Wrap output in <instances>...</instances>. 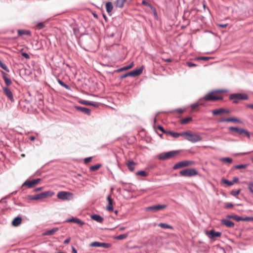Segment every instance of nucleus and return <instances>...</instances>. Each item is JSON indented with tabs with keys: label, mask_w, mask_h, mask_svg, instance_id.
Here are the masks:
<instances>
[{
	"label": "nucleus",
	"mask_w": 253,
	"mask_h": 253,
	"mask_svg": "<svg viewBox=\"0 0 253 253\" xmlns=\"http://www.w3.org/2000/svg\"><path fill=\"white\" fill-rule=\"evenodd\" d=\"M229 99L230 100H233V103L237 104L239 103V100H248L249 96L248 94L243 93H232L229 95Z\"/></svg>",
	"instance_id": "nucleus-1"
},
{
	"label": "nucleus",
	"mask_w": 253,
	"mask_h": 253,
	"mask_svg": "<svg viewBox=\"0 0 253 253\" xmlns=\"http://www.w3.org/2000/svg\"><path fill=\"white\" fill-rule=\"evenodd\" d=\"M225 92L226 90L223 89H218L211 91L207 94L204 97V99L206 101L222 100L223 99L222 96H217L215 95V93H222Z\"/></svg>",
	"instance_id": "nucleus-2"
},
{
	"label": "nucleus",
	"mask_w": 253,
	"mask_h": 253,
	"mask_svg": "<svg viewBox=\"0 0 253 253\" xmlns=\"http://www.w3.org/2000/svg\"><path fill=\"white\" fill-rule=\"evenodd\" d=\"M178 150H173L167 152L161 153L158 155V158L160 160H165L175 157L179 153Z\"/></svg>",
	"instance_id": "nucleus-3"
},
{
	"label": "nucleus",
	"mask_w": 253,
	"mask_h": 253,
	"mask_svg": "<svg viewBox=\"0 0 253 253\" xmlns=\"http://www.w3.org/2000/svg\"><path fill=\"white\" fill-rule=\"evenodd\" d=\"M180 174L184 177H192L198 174V171L195 169H187L180 171Z\"/></svg>",
	"instance_id": "nucleus-4"
},
{
	"label": "nucleus",
	"mask_w": 253,
	"mask_h": 253,
	"mask_svg": "<svg viewBox=\"0 0 253 253\" xmlns=\"http://www.w3.org/2000/svg\"><path fill=\"white\" fill-rule=\"evenodd\" d=\"M73 194L69 192L60 191L57 193L58 199L64 201H69L73 199Z\"/></svg>",
	"instance_id": "nucleus-5"
},
{
	"label": "nucleus",
	"mask_w": 253,
	"mask_h": 253,
	"mask_svg": "<svg viewBox=\"0 0 253 253\" xmlns=\"http://www.w3.org/2000/svg\"><path fill=\"white\" fill-rule=\"evenodd\" d=\"M186 140L192 143H195L201 141L202 137L198 134L193 133L191 131H189Z\"/></svg>",
	"instance_id": "nucleus-6"
},
{
	"label": "nucleus",
	"mask_w": 253,
	"mask_h": 253,
	"mask_svg": "<svg viewBox=\"0 0 253 253\" xmlns=\"http://www.w3.org/2000/svg\"><path fill=\"white\" fill-rule=\"evenodd\" d=\"M167 206L166 205H156L152 206L147 207L145 208V210L147 211H152L153 212H157L160 210L164 209L166 208Z\"/></svg>",
	"instance_id": "nucleus-7"
},
{
	"label": "nucleus",
	"mask_w": 253,
	"mask_h": 253,
	"mask_svg": "<svg viewBox=\"0 0 253 253\" xmlns=\"http://www.w3.org/2000/svg\"><path fill=\"white\" fill-rule=\"evenodd\" d=\"M2 88L4 94L7 97V99L12 102H14L13 95L10 88L7 86H2Z\"/></svg>",
	"instance_id": "nucleus-8"
},
{
	"label": "nucleus",
	"mask_w": 253,
	"mask_h": 253,
	"mask_svg": "<svg viewBox=\"0 0 253 253\" xmlns=\"http://www.w3.org/2000/svg\"><path fill=\"white\" fill-rule=\"evenodd\" d=\"M207 235L210 239H213L216 237H219L221 235V233L220 232H216L214 229H211L207 232Z\"/></svg>",
	"instance_id": "nucleus-9"
},
{
	"label": "nucleus",
	"mask_w": 253,
	"mask_h": 253,
	"mask_svg": "<svg viewBox=\"0 0 253 253\" xmlns=\"http://www.w3.org/2000/svg\"><path fill=\"white\" fill-rule=\"evenodd\" d=\"M65 222H75L79 224L81 226L85 224V223L82 220H81L80 219L74 217H72L71 218H67L65 221Z\"/></svg>",
	"instance_id": "nucleus-10"
},
{
	"label": "nucleus",
	"mask_w": 253,
	"mask_h": 253,
	"mask_svg": "<svg viewBox=\"0 0 253 253\" xmlns=\"http://www.w3.org/2000/svg\"><path fill=\"white\" fill-rule=\"evenodd\" d=\"M218 122L219 123H223V122H235L238 123L240 124L242 123V121L236 118H228L226 119H221L218 120Z\"/></svg>",
	"instance_id": "nucleus-11"
},
{
	"label": "nucleus",
	"mask_w": 253,
	"mask_h": 253,
	"mask_svg": "<svg viewBox=\"0 0 253 253\" xmlns=\"http://www.w3.org/2000/svg\"><path fill=\"white\" fill-rule=\"evenodd\" d=\"M54 193L51 191H47L38 194L39 199H44L47 197H51L54 195Z\"/></svg>",
	"instance_id": "nucleus-12"
},
{
	"label": "nucleus",
	"mask_w": 253,
	"mask_h": 253,
	"mask_svg": "<svg viewBox=\"0 0 253 253\" xmlns=\"http://www.w3.org/2000/svg\"><path fill=\"white\" fill-rule=\"evenodd\" d=\"M230 113V111L227 109H225L224 108H219L218 109L213 110L212 111V113L214 116L221 115L222 114H229Z\"/></svg>",
	"instance_id": "nucleus-13"
},
{
	"label": "nucleus",
	"mask_w": 253,
	"mask_h": 253,
	"mask_svg": "<svg viewBox=\"0 0 253 253\" xmlns=\"http://www.w3.org/2000/svg\"><path fill=\"white\" fill-rule=\"evenodd\" d=\"M1 74L6 86L8 87L10 86L12 84L11 79L8 78L7 75L3 71H1Z\"/></svg>",
	"instance_id": "nucleus-14"
},
{
	"label": "nucleus",
	"mask_w": 253,
	"mask_h": 253,
	"mask_svg": "<svg viewBox=\"0 0 253 253\" xmlns=\"http://www.w3.org/2000/svg\"><path fill=\"white\" fill-rule=\"evenodd\" d=\"M107 200L108 202V205L106 206V210L109 211H113V200L110 196H108L107 197Z\"/></svg>",
	"instance_id": "nucleus-15"
},
{
	"label": "nucleus",
	"mask_w": 253,
	"mask_h": 253,
	"mask_svg": "<svg viewBox=\"0 0 253 253\" xmlns=\"http://www.w3.org/2000/svg\"><path fill=\"white\" fill-rule=\"evenodd\" d=\"M75 108L78 111L82 112L85 114L89 115L90 114V110L87 108L79 106H75Z\"/></svg>",
	"instance_id": "nucleus-16"
},
{
	"label": "nucleus",
	"mask_w": 253,
	"mask_h": 253,
	"mask_svg": "<svg viewBox=\"0 0 253 253\" xmlns=\"http://www.w3.org/2000/svg\"><path fill=\"white\" fill-rule=\"evenodd\" d=\"M143 66H141L138 69H135L130 71L131 77H135L140 75L143 71Z\"/></svg>",
	"instance_id": "nucleus-17"
},
{
	"label": "nucleus",
	"mask_w": 253,
	"mask_h": 253,
	"mask_svg": "<svg viewBox=\"0 0 253 253\" xmlns=\"http://www.w3.org/2000/svg\"><path fill=\"white\" fill-rule=\"evenodd\" d=\"M222 224L225 225L228 228H232L234 226V223L228 219H223L221 220Z\"/></svg>",
	"instance_id": "nucleus-18"
},
{
	"label": "nucleus",
	"mask_w": 253,
	"mask_h": 253,
	"mask_svg": "<svg viewBox=\"0 0 253 253\" xmlns=\"http://www.w3.org/2000/svg\"><path fill=\"white\" fill-rule=\"evenodd\" d=\"M80 103L82 104L85 105H89V106H92L95 107H97L98 106V103L96 102H92L87 100H81L80 101Z\"/></svg>",
	"instance_id": "nucleus-19"
},
{
	"label": "nucleus",
	"mask_w": 253,
	"mask_h": 253,
	"mask_svg": "<svg viewBox=\"0 0 253 253\" xmlns=\"http://www.w3.org/2000/svg\"><path fill=\"white\" fill-rule=\"evenodd\" d=\"M242 128L238 127H234V126H230L228 127V130L230 131H232V134L234 136L236 135L235 133H234V132H236L239 135H241V131H242Z\"/></svg>",
	"instance_id": "nucleus-20"
},
{
	"label": "nucleus",
	"mask_w": 253,
	"mask_h": 253,
	"mask_svg": "<svg viewBox=\"0 0 253 253\" xmlns=\"http://www.w3.org/2000/svg\"><path fill=\"white\" fill-rule=\"evenodd\" d=\"M22 220V218L20 216L15 217L12 221V226L15 227L19 226L21 223Z\"/></svg>",
	"instance_id": "nucleus-21"
},
{
	"label": "nucleus",
	"mask_w": 253,
	"mask_h": 253,
	"mask_svg": "<svg viewBox=\"0 0 253 253\" xmlns=\"http://www.w3.org/2000/svg\"><path fill=\"white\" fill-rule=\"evenodd\" d=\"M91 218L99 223H102L104 220L103 218L97 214H93L91 216Z\"/></svg>",
	"instance_id": "nucleus-22"
},
{
	"label": "nucleus",
	"mask_w": 253,
	"mask_h": 253,
	"mask_svg": "<svg viewBox=\"0 0 253 253\" xmlns=\"http://www.w3.org/2000/svg\"><path fill=\"white\" fill-rule=\"evenodd\" d=\"M59 228L57 227H54L51 230H47L43 233L44 236H51L53 235L56 231H58Z\"/></svg>",
	"instance_id": "nucleus-23"
},
{
	"label": "nucleus",
	"mask_w": 253,
	"mask_h": 253,
	"mask_svg": "<svg viewBox=\"0 0 253 253\" xmlns=\"http://www.w3.org/2000/svg\"><path fill=\"white\" fill-rule=\"evenodd\" d=\"M202 99L201 98L199 100L198 102L192 104L191 106L192 109L194 110L200 105L205 106H206L205 103L202 102Z\"/></svg>",
	"instance_id": "nucleus-24"
},
{
	"label": "nucleus",
	"mask_w": 253,
	"mask_h": 253,
	"mask_svg": "<svg viewBox=\"0 0 253 253\" xmlns=\"http://www.w3.org/2000/svg\"><path fill=\"white\" fill-rule=\"evenodd\" d=\"M126 1L127 0H116L115 2V5L117 7L122 8Z\"/></svg>",
	"instance_id": "nucleus-25"
},
{
	"label": "nucleus",
	"mask_w": 253,
	"mask_h": 253,
	"mask_svg": "<svg viewBox=\"0 0 253 253\" xmlns=\"http://www.w3.org/2000/svg\"><path fill=\"white\" fill-rule=\"evenodd\" d=\"M18 35L19 36H21L22 35H28L29 36H31V32L29 30H18L17 31Z\"/></svg>",
	"instance_id": "nucleus-26"
},
{
	"label": "nucleus",
	"mask_w": 253,
	"mask_h": 253,
	"mask_svg": "<svg viewBox=\"0 0 253 253\" xmlns=\"http://www.w3.org/2000/svg\"><path fill=\"white\" fill-rule=\"evenodd\" d=\"M106 11L108 13H110L112 12L113 8V5L111 2L108 1L106 3Z\"/></svg>",
	"instance_id": "nucleus-27"
},
{
	"label": "nucleus",
	"mask_w": 253,
	"mask_h": 253,
	"mask_svg": "<svg viewBox=\"0 0 253 253\" xmlns=\"http://www.w3.org/2000/svg\"><path fill=\"white\" fill-rule=\"evenodd\" d=\"M135 165V163L132 160L129 161L126 164L128 169L131 171H133L134 170V169H135V167H134Z\"/></svg>",
	"instance_id": "nucleus-28"
},
{
	"label": "nucleus",
	"mask_w": 253,
	"mask_h": 253,
	"mask_svg": "<svg viewBox=\"0 0 253 253\" xmlns=\"http://www.w3.org/2000/svg\"><path fill=\"white\" fill-rule=\"evenodd\" d=\"M133 65H134L133 64V62H131L129 65L118 69L117 70V72H122V71H124L127 70L133 67Z\"/></svg>",
	"instance_id": "nucleus-29"
},
{
	"label": "nucleus",
	"mask_w": 253,
	"mask_h": 253,
	"mask_svg": "<svg viewBox=\"0 0 253 253\" xmlns=\"http://www.w3.org/2000/svg\"><path fill=\"white\" fill-rule=\"evenodd\" d=\"M22 186H27L28 188H30L33 187L34 186L33 180H26L25 181Z\"/></svg>",
	"instance_id": "nucleus-30"
},
{
	"label": "nucleus",
	"mask_w": 253,
	"mask_h": 253,
	"mask_svg": "<svg viewBox=\"0 0 253 253\" xmlns=\"http://www.w3.org/2000/svg\"><path fill=\"white\" fill-rule=\"evenodd\" d=\"M184 165L183 164V162L182 161L179 162L178 163H176L173 167L172 169H181L184 168Z\"/></svg>",
	"instance_id": "nucleus-31"
},
{
	"label": "nucleus",
	"mask_w": 253,
	"mask_h": 253,
	"mask_svg": "<svg viewBox=\"0 0 253 253\" xmlns=\"http://www.w3.org/2000/svg\"><path fill=\"white\" fill-rule=\"evenodd\" d=\"M227 218L229 219H233L237 221H239V219H240V216L237 215H231V214H228L226 215Z\"/></svg>",
	"instance_id": "nucleus-32"
},
{
	"label": "nucleus",
	"mask_w": 253,
	"mask_h": 253,
	"mask_svg": "<svg viewBox=\"0 0 253 253\" xmlns=\"http://www.w3.org/2000/svg\"><path fill=\"white\" fill-rule=\"evenodd\" d=\"M192 120V118L190 117H186L180 120V124L182 125L187 124Z\"/></svg>",
	"instance_id": "nucleus-33"
},
{
	"label": "nucleus",
	"mask_w": 253,
	"mask_h": 253,
	"mask_svg": "<svg viewBox=\"0 0 253 253\" xmlns=\"http://www.w3.org/2000/svg\"><path fill=\"white\" fill-rule=\"evenodd\" d=\"M158 226L162 228H164V229H172L173 228V227L171 225L167 224L165 223H160V224H159Z\"/></svg>",
	"instance_id": "nucleus-34"
},
{
	"label": "nucleus",
	"mask_w": 253,
	"mask_h": 253,
	"mask_svg": "<svg viewBox=\"0 0 253 253\" xmlns=\"http://www.w3.org/2000/svg\"><path fill=\"white\" fill-rule=\"evenodd\" d=\"M58 83H59V84L60 85H61L62 86L65 87L66 89H67L68 90L71 89L70 87L68 84H67L64 82H63L62 80L58 79Z\"/></svg>",
	"instance_id": "nucleus-35"
},
{
	"label": "nucleus",
	"mask_w": 253,
	"mask_h": 253,
	"mask_svg": "<svg viewBox=\"0 0 253 253\" xmlns=\"http://www.w3.org/2000/svg\"><path fill=\"white\" fill-rule=\"evenodd\" d=\"M136 175H140L143 177H147L148 176L149 174L144 170H139L136 173Z\"/></svg>",
	"instance_id": "nucleus-36"
},
{
	"label": "nucleus",
	"mask_w": 253,
	"mask_h": 253,
	"mask_svg": "<svg viewBox=\"0 0 253 253\" xmlns=\"http://www.w3.org/2000/svg\"><path fill=\"white\" fill-rule=\"evenodd\" d=\"M101 164H97L95 165L92 166L89 168V170L90 171H95L101 167Z\"/></svg>",
	"instance_id": "nucleus-37"
},
{
	"label": "nucleus",
	"mask_w": 253,
	"mask_h": 253,
	"mask_svg": "<svg viewBox=\"0 0 253 253\" xmlns=\"http://www.w3.org/2000/svg\"><path fill=\"white\" fill-rule=\"evenodd\" d=\"M182 162H183V164L184 167L192 165L194 164V162L193 161L185 160Z\"/></svg>",
	"instance_id": "nucleus-38"
},
{
	"label": "nucleus",
	"mask_w": 253,
	"mask_h": 253,
	"mask_svg": "<svg viewBox=\"0 0 253 253\" xmlns=\"http://www.w3.org/2000/svg\"><path fill=\"white\" fill-rule=\"evenodd\" d=\"M241 135H244V136H247L248 138H250L251 137L250 133L247 130L242 128L241 131Z\"/></svg>",
	"instance_id": "nucleus-39"
},
{
	"label": "nucleus",
	"mask_w": 253,
	"mask_h": 253,
	"mask_svg": "<svg viewBox=\"0 0 253 253\" xmlns=\"http://www.w3.org/2000/svg\"><path fill=\"white\" fill-rule=\"evenodd\" d=\"M127 236H128V234L126 233L123 234H121V235L117 236L116 237V239L117 240H123V239H126L127 237Z\"/></svg>",
	"instance_id": "nucleus-40"
},
{
	"label": "nucleus",
	"mask_w": 253,
	"mask_h": 253,
	"mask_svg": "<svg viewBox=\"0 0 253 253\" xmlns=\"http://www.w3.org/2000/svg\"><path fill=\"white\" fill-rule=\"evenodd\" d=\"M0 67L7 72H9V69L7 66L0 60Z\"/></svg>",
	"instance_id": "nucleus-41"
},
{
	"label": "nucleus",
	"mask_w": 253,
	"mask_h": 253,
	"mask_svg": "<svg viewBox=\"0 0 253 253\" xmlns=\"http://www.w3.org/2000/svg\"><path fill=\"white\" fill-rule=\"evenodd\" d=\"M167 134L171 135L174 138H177L179 137V134L178 132H175L172 131H168Z\"/></svg>",
	"instance_id": "nucleus-42"
},
{
	"label": "nucleus",
	"mask_w": 253,
	"mask_h": 253,
	"mask_svg": "<svg viewBox=\"0 0 253 253\" xmlns=\"http://www.w3.org/2000/svg\"><path fill=\"white\" fill-rule=\"evenodd\" d=\"M253 220V217H242L240 216V221H250Z\"/></svg>",
	"instance_id": "nucleus-43"
},
{
	"label": "nucleus",
	"mask_w": 253,
	"mask_h": 253,
	"mask_svg": "<svg viewBox=\"0 0 253 253\" xmlns=\"http://www.w3.org/2000/svg\"><path fill=\"white\" fill-rule=\"evenodd\" d=\"M220 160L221 162L229 163H231L232 162V159L228 157L222 158Z\"/></svg>",
	"instance_id": "nucleus-44"
},
{
	"label": "nucleus",
	"mask_w": 253,
	"mask_h": 253,
	"mask_svg": "<svg viewBox=\"0 0 253 253\" xmlns=\"http://www.w3.org/2000/svg\"><path fill=\"white\" fill-rule=\"evenodd\" d=\"M241 189H238L237 190H232L231 191L230 194L232 196L236 197L237 195L240 193L241 191Z\"/></svg>",
	"instance_id": "nucleus-45"
},
{
	"label": "nucleus",
	"mask_w": 253,
	"mask_h": 253,
	"mask_svg": "<svg viewBox=\"0 0 253 253\" xmlns=\"http://www.w3.org/2000/svg\"><path fill=\"white\" fill-rule=\"evenodd\" d=\"M28 199L29 200H40L39 198V196L38 194L35 195V196H32V195H28Z\"/></svg>",
	"instance_id": "nucleus-46"
},
{
	"label": "nucleus",
	"mask_w": 253,
	"mask_h": 253,
	"mask_svg": "<svg viewBox=\"0 0 253 253\" xmlns=\"http://www.w3.org/2000/svg\"><path fill=\"white\" fill-rule=\"evenodd\" d=\"M222 182L228 186H231L233 185V182H232V181H229L226 179H222Z\"/></svg>",
	"instance_id": "nucleus-47"
},
{
	"label": "nucleus",
	"mask_w": 253,
	"mask_h": 253,
	"mask_svg": "<svg viewBox=\"0 0 253 253\" xmlns=\"http://www.w3.org/2000/svg\"><path fill=\"white\" fill-rule=\"evenodd\" d=\"M248 166V164H243V165H238L234 166V168L236 169H245Z\"/></svg>",
	"instance_id": "nucleus-48"
},
{
	"label": "nucleus",
	"mask_w": 253,
	"mask_h": 253,
	"mask_svg": "<svg viewBox=\"0 0 253 253\" xmlns=\"http://www.w3.org/2000/svg\"><path fill=\"white\" fill-rule=\"evenodd\" d=\"M45 25L43 22H39L37 23L36 27L38 30H41L44 27Z\"/></svg>",
	"instance_id": "nucleus-49"
},
{
	"label": "nucleus",
	"mask_w": 253,
	"mask_h": 253,
	"mask_svg": "<svg viewBox=\"0 0 253 253\" xmlns=\"http://www.w3.org/2000/svg\"><path fill=\"white\" fill-rule=\"evenodd\" d=\"M100 242H93L90 244L89 246L94 247H100Z\"/></svg>",
	"instance_id": "nucleus-50"
},
{
	"label": "nucleus",
	"mask_w": 253,
	"mask_h": 253,
	"mask_svg": "<svg viewBox=\"0 0 253 253\" xmlns=\"http://www.w3.org/2000/svg\"><path fill=\"white\" fill-rule=\"evenodd\" d=\"M110 247V244L109 243H101L100 242V247H102L104 248H108Z\"/></svg>",
	"instance_id": "nucleus-51"
},
{
	"label": "nucleus",
	"mask_w": 253,
	"mask_h": 253,
	"mask_svg": "<svg viewBox=\"0 0 253 253\" xmlns=\"http://www.w3.org/2000/svg\"><path fill=\"white\" fill-rule=\"evenodd\" d=\"M212 57H207V56H201V57H199L197 58V59L198 60H205V61H207V60H209L210 59H211Z\"/></svg>",
	"instance_id": "nucleus-52"
},
{
	"label": "nucleus",
	"mask_w": 253,
	"mask_h": 253,
	"mask_svg": "<svg viewBox=\"0 0 253 253\" xmlns=\"http://www.w3.org/2000/svg\"><path fill=\"white\" fill-rule=\"evenodd\" d=\"M127 77H131L130 72H127L124 75H122L120 76V79H123L124 78H126Z\"/></svg>",
	"instance_id": "nucleus-53"
},
{
	"label": "nucleus",
	"mask_w": 253,
	"mask_h": 253,
	"mask_svg": "<svg viewBox=\"0 0 253 253\" xmlns=\"http://www.w3.org/2000/svg\"><path fill=\"white\" fill-rule=\"evenodd\" d=\"M157 127L163 133H165V134H167L168 131V130H166L162 126L159 125Z\"/></svg>",
	"instance_id": "nucleus-54"
},
{
	"label": "nucleus",
	"mask_w": 253,
	"mask_h": 253,
	"mask_svg": "<svg viewBox=\"0 0 253 253\" xmlns=\"http://www.w3.org/2000/svg\"><path fill=\"white\" fill-rule=\"evenodd\" d=\"M189 131H184L182 132L178 133L179 136H184L185 139H186L187 135L188 134Z\"/></svg>",
	"instance_id": "nucleus-55"
},
{
	"label": "nucleus",
	"mask_w": 253,
	"mask_h": 253,
	"mask_svg": "<svg viewBox=\"0 0 253 253\" xmlns=\"http://www.w3.org/2000/svg\"><path fill=\"white\" fill-rule=\"evenodd\" d=\"M248 188L250 191L253 194V182H250Z\"/></svg>",
	"instance_id": "nucleus-56"
},
{
	"label": "nucleus",
	"mask_w": 253,
	"mask_h": 253,
	"mask_svg": "<svg viewBox=\"0 0 253 253\" xmlns=\"http://www.w3.org/2000/svg\"><path fill=\"white\" fill-rule=\"evenodd\" d=\"M234 205L230 203H226L225 204V208L226 209H230L233 207Z\"/></svg>",
	"instance_id": "nucleus-57"
},
{
	"label": "nucleus",
	"mask_w": 253,
	"mask_h": 253,
	"mask_svg": "<svg viewBox=\"0 0 253 253\" xmlns=\"http://www.w3.org/2000/svg\"><path fill=\"white\" fill-rule=\"evenodd\" d=\"M14 205L20 206V207L24 206V205L21 202L16 201L15 200H14Z\"/></svg>",
	"instance_id": "nucleus-58"
},
{
	"label": "nucleus",
	"mask_w": 253,
	"mask_h": 253,
	"mask_svg": "<svg viewBox=\"0 0 253 253\" xmlns=\"http://www.w3.org/2000/svg\"><path fill=\"white\" fill-rule=\"evenodd\" d=\"M21 54L23 57H24V58H25L27 59H29L30 58L29 55L26 52H22L21 53Z\"/></svg>",
	"instance_id": "nucleus-59"
},
{
	"label": "nucleus",
	"mask_w": 253,
	"mask_h": 253,
	"mask_svg": "<svg viewBox=\"0 0 253 253\" xmlns=\"http://www.w3.org/2000/svg\"><path fill=\"white\" fill-rule=\"evenodd\" d=\"M92 159V157H89L85 158L84 159V163H85V164L88 163L89 162H90L91 161Z\"/></svg>",
	"instance_id": "nucleus-60"
},
{
	"label": "nucleus",
	"mask_w": 253,
	"mask_h": 253,
	"mask_svg": "<svg viewBox=\"0 0 253 253\" xmlns=\"http://www.w3.org/2000/svg\"><path fill=\"white\" fill-rule=\"evenodd\" d=\"M187 65L189 67H196L197 66V65L193 63H192V62H187Z\"/></svg>",
	"instance_id": "nucleus-61"
},
{
	"label": "nucleus",
	"mask_w": 253,
	"mask_h": 253,
	"mask_svg": "<svg viewBox=\"0 0 253 253\" xmlns=\"http://www.w3.org/2000/svg\"><path fill=\"white\" fill-rule=\"evenodd\" d=\"M152 11H153V14L154 15L155 18L156 19H158V14H157L156 9V8L154 9V10Z\"/></svg>",
	"instance_id": "nucleus-62"
},
{
	"label": "nucleus",
	"mask_w": 253,
	"mask_h": 253,
	"mask_svg": "<svg viewBox=\"0 0 253 253\" xmlns=\"http://www.w3.org/2000/svg\"><path fill=\"white\" fill-rule=\"evenodd\" d=\"M142 4L147 7L149 6L150 3L148 2L146 0H143L142 1Z\"/></svg>",
	"instance_id": "nucleus-63"
},
{
	"label": "nucleus",
	"mask_w": 253,
	"mask_h": 253,
	"mask_svg": "<svg viewBox=\"0 0 253 253\" xmlns=\"http://www.w3.org/2000/svg\"><path fill=\"white\" fill-rule=\"evenodd\" d=\"M32 180L33 181L34 185H35L37 184L39 181H41V179L37 178V179H33Z\"/></svg>",
	"instance_id": "nucleus-64"
}]
</instances>
